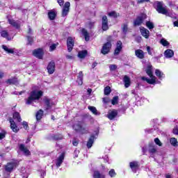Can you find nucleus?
Returning a JSON list of instances; mask_svg holds the SVG:
<instances>
[{"mask_svg": "<svg viewBox=\"0 0 178 178\" xmlns=\"http://www.w3.org/2000/svg\"><path fill=\"white\" fill-rule=\"evenodd\" d=\"M42 97V91L41 90H32L29 97L26 99V104L27 105H31L34 101L40 99Z\"/></svg>", "mask_w": 178, "mask_h": 178, "instance_id": "f257e3e1", "label": "nucleus"}, {"mask_svg": "<svg viewBox=\"0 0 178 178\" xmlns=\"http://www.w3.org/2000/svg\"><path fill=\"white\" fill-rule=\"evenodd\" d=\"M146 73L150 79L143 76L142 77V80L147 81L148 84H155L156 83V77L152 74V65L151 64L147 65Z\"/></svg>", "mask_w": 178, "mask_h": 178, "instance_id": "f03ea898", "label": "nucleus"}, {"mask_svg": "<svg viewBox=\"0 0 178 178\" xmlns=\"http://www.w3.org/2000/svg\"><path fill=\"white\" fill-rule=\"evenodd\" d=\"M154 6L158 13H161V15H165V16H168L169 17H172V14L168 12V9L166 7H163V4L161 1H156L154 3Z\"/></svg>", "mask_w": 178, "mask_h": 178, "instance_id": "7ed1b4c3", "label": "nucleus"}, {"mask_svg": "<svg viewBox=\"0 0 178 178\" xmlns=\"http://www.w3.org/2000/svg\"><path fill=\"white\" fill-rule=\"evenodd\" d=\"M73 129L75 131L84 134L88 132V125L84 124V122H77L73 125Z\"/></svg>", "mask_w": 178, "mask_h": 178, "instance_id": "20e7f679", "label": "nucleus"}, {"mask_svg": "<svg viewBox=\"0 0 178 178\" xmlns=\"http://www.w3.org/2000/svg\"><path fill=\"white\" fill-rule=\"evenodd\" d=\"M17 166V161H14L10 163H8L5 165V170L6 172H8L10 173Z\"/></svg>", "mask_w": 178, "mask_h": 178, "instance_id": "39448f33", "label": "nucleus"}, {"mask_svg": "<svg viewBox=\"0 0 178 178\" xmlns=\"http://www.w3.org/2000/svg\"><path fill=\"white\" fill-rule=\"evenodd\" d=\"M147 19V15L141 14L134 22V26H141V24Z\"/></svg>", "mask_w": 178, "mask_h": 178, "instance_id": "423d86ee", "label": "nucleus"}, {"mask_svg": "<svg viewBox=\"0 0 178 178\" xmlns=\"http://www.w3.org/2000/svg\"><path fill=\"white\" fill-rule=\"evenodd\" d=\"M111 48H112V44L110 42H107L102 47L101 50L102 54H103V55H106V54L111 51Z\"/></svg>", "mask_w": 178, "mask_h": 178, "instance_id": "0eeeda50", "label": "nucleus"}, {"mask_svg": "<svg viewBox=\"0 0 178 178\" xmlns=\"http://www.w3.org/2000/svg\"><path fill=\"white\" fill-rule=\"evenodd\" d=\"M70 8V2L67 1L65 2L64 7L63 8V11H62V17H66V16H67V15L69 14V10Z\"/></svg>", "mask_w": 178, "mask_h": 178, "instance_id": "6e6552de", "label": "nucleus"}, {"mask_svg": "<svg viewBox=\"0 0 178 178\" xmlns=\"http://www.w3.org/2000/svg\"><path fill=\"white\" fill-rule=\"evenodd\" d=\"M33 54L35 58H38V59H42V56H44V50L42 49H35Z\"/></svg>", "mask_w": 178, "mask_h": 178, "instance_id": "1a4fd4ad", "label": "nucleus"}, {"mask_svg": "<svg viewBox=\"0 0 178 178\" xmlns=\"http://www.w3.org/2000/svg\"><path fill=\"white\" fill-rule=\"evenodd\" d=\"M67 47L69 52H72V50L73 49V47H74V40H73V38H68L67 40Z\"/></svg>", "mask_w": 178, "mask_h": 178, "instance_id": "9d476101", "label": "nucleus"}, {"mask_svg": "<svg viewBox=\"0 0 178 178\" xmlns=\"http://www.w3.org/2000/svg\"><path fill=\"white\" fill-rule=\"evenodd\" d=\"M64 159H65V154L63 153L57 158V159H56V161H55L56 166H57L58 168H60L62 163H63Z\"/></svg>", "mask_w": 178, "mask_h": 178, "instance_id": "9b49d317", "label": "nucleus"}, {"mask_svg": "<svg viewBox=\"0 0 178 178\" xmlns=\"http://www.w3.org/2000/svg\"><path fill=\"white\" fill-rule=\"evenodd\" d=\"M47 70L49 74H54L55 72V62L51 61L47 65Z\"/></svg>", "mask_w": 178, "mask_h": 178, "instance_id": "f8f14e48", "label": "nucleus"}, {"mask_svg": "<svg viewBox=\"0 0 178 178\" xmlns=\"http://www.w3.org/2000/svg\"><path fill=\"white\" fill-rule=\"evenodd\" d=\"M9 120L10 123V129L14 133H17V131H19V127L16 125V122H15L13 118H10Z\"/></svg>", "mask_w": 178, "mask_h": 178, "instance_id": "ddd939ff", "label": "nucleus"}, {"mask_svg": "<svg viewBox=\"0 0 178 178\" xmlns=\"http://www.w3.org/2000/svg\"><path fill=\"white\" fill-rule=\"evenodd\" d=\"M109 29V26H108V17L106 16H104L102 17V30L104 31H106Z\"/></svg>", "mask_w": 178, "mask_h": 178, "instance_id": "4468645a", "label": "nucleus"}, {"mask_svg": "<svg viewBox=\"0 0 178 178\" xmlns=\"http://www.w3.org/2000/svg\"><path fill=\"white\" fill-rule=\"evenodd\" d=\"M140 31L143 37H145V38H149V31H148V29L141 26L140 28Z\"/></svg>", "mask_w": 178, "mask_h": 178, "instance_id": "2eb2a0df", "label": "nucleus"}, {"mask_svg": "<svg viewBox=\"0 0 178 178\" xmlns=\"http://www.w3.org/2000/svg\"><path fill=\"white\" fill-rule=\"evenodd\" d=\"M44 111H51V108H52V104L51 103V99L46 98L44 99Z\"/></svg>", "mask_w": 178, "mask_h": 178, "instance_id": "dca6fc26", "label": "nucleus"}, {"mask_svg": "<svg viewBox=\"0 0 178 178\" xmlns=\"http://www.w3.org/2000/svg\"><path fill=\"white\" fill-rule=\"evenodd\" d=\"M174 56H175V52L173 51V50H172L170 49H168L164 52V56H165V58H167V59L173 58Z\"/></svg>", "mask_w": 178, "mask_h": 178, "instance_id": "f3484780", "label": "nucleus"}, {"mask_svg": "<svg viewBox=\"0 0 178 178\" xmlns=\"http://www.w3.org/2000/svg\"><path fill=\"white\" fill-rule=\"evenodd\" d=\"M116 116H118V111L112 110L108 111L107 118H108L110 120H113Z\"/></svg>", "mask_w": 178, "mask_h": 178, "instance_id": "a211bd4d", "label": "nucleus"}, {"mask_svg": "<svg viewBox=\"0 0 178 178\" xmlns=\"http://www.w3.org/2000/svg\"><path fill=\"white\" fill-rule=\"evenodd\" d=\"M19 150H21V152H23V154H24V155L26 156L30 155V151L27 149V147H26V146H24V144H20L19 145Z\"/></svg>", "mask_w": 178, "mask_h": 178, "instance_id": "6ab92c4d", "label": "nucleus"}, {"mask_svg": "<svg viewBox=\"0 0 178 178\" xmlns=\"http://www.w3.org/2000/svg\"><path fill=\"white\" fill-rule=\"evenodd\" d=\"M122 41L118 40L117 42V47L115 49L114 55H119V54H120V51H122Z\"/></svg>", "mask_w": 178, "mask_h": 178, "instance_id": "aec40b11", "label": "nucleus"}, {"mask_svg": "<svg viewBox=\"0 0 178 178\" xmlns=\"http://www.w3.org/2000/svg\"><path fill=\"white\" fill-rule=\"evenodd\" d=\"M122 41L118 40L117 42V47L115 49L114 55H119V54H120V51H122Z\"/></svg>", "mask_w": 178, "mask_h": 178, "instance_id": "412c9836", "label": "nucleus"}, {"mask_svg": "<svg viewBox=\"0 0 178 178\" xmlns=\"http://www.w3.org/2000/svg\"><path fill=\"white\" fill-rule=\"evenodd\" d=\"M122 41L118 40L117 42V47L115 49L114 55H119V54H120V51H122Z\"/></svg>", "mask_w": 178, "mask_h": 178, "instance_id": "4be33fe9", "label": "nucleus"}, {"mask_svg": "<svg viewBox=\"0 0 178 178\" xmlns=\"http://www.w3.org/2000/svg\"><path fill=\"white\" fill-rule=\"evenodd\" d=\"M8 23L15 29L20 28V22L19 21H15V19H8Z\"/></svg>", "mask_w": 178, "mask_h": 178, "instance_id": "5701e85b", "label": "nucleus"}, {"mask_svg": "<svg viewBox=\"0 0 178 178\" xmlns=\"http://www.w3.org/2000/svg\"><path fill=\"white\" fill-rule=\"evenodd\" d=\"M129 166L132 171L134 172V173H136V172H137V169H138V162L132 161L129 163Z\"/></svg>", "mask_w": 178, "mask_h": 178, "instance_id": "b1692460", "label": "nucleus"}, {"mask_svg": "<svg viewBox=\"0 0 178 178\" xmlns=\"http://www.w3.org/2000/svg\"><path fill=\"white\" fill-rule=\"evenodd\" d=\"M135 55L138 58V59H144L145 54L144 51L141 49H137L135 51Z\"/></svg>", "mask_w": 178, "mask_h": 178, "instance_id": "393cba45", "label": "nucleus"}, {"mask_svg": "<svg viewBox=\"0 0 178 178\" xmlns=\"http://www.w3.org/2000/svg\"><path fill=\"white\" fill-rule=\"evenodd\" d=\"M94 140H95V136L91 135L86 145L88 149L92 147V144H94Z\"/></svg>", "mask_w": 178, "mask_h": 178, "instance_id": "a878e982", "label": "nucleus"}, {"mask_svg": "<svg viewBox=\"0 0 178 178\" xmlns=\"http://www.w3.org/2000/svg\"><path fill=\"white\" fill-rule=\"evenodd\" d=\"M6 84H19V81H17V78L14 77V78H10L9 79H8L7 81H6Z\"/></svg>", "mask_w": 178, "mask_h": 178, "instance_id": "bb28decb", "label": "nucleus"}, {"mask_svg": "<svg viewBox=\"0 0 178 178\" xmlns=\"http://www.w3.org/2000/svg\"><path fill=\"white\" fill-rule=\"evenodd\" d=\"M123 81L124 83L125 88H129V87H130V77H129L127 75H125L123 78Z\"/></svg>", "mask_w": 178, "mask_h": 178, "instance_id": "cd10ccee", "label": "nucleus"}, {"mask_svg": "<svg viewBox=\"0 0 178 178\" xmlns=\"http://www.w3.org/2000/svg\"><path fill=\"white\" fill-rule=\"evenodd\" d=\"M148 151L149 154H155L156 152V146L154 143H150L149 145Z\"/></svg>", "mask_w": 178, "mask_h": 178, "instance_id": "c85d7f7f", "label": "nucleus"}, {"mask_svg": "<svg viewBox=\"0 0 178 178\" xmlns=\"http://www.w3.org/2000/svg\"><path fill=\"white\" fill-rule=\"evenodd\" d=\"M155 74L159 79V80H162V79H165V74H163V72H162V71L159 70H155Z\"/></svg>", "mask_w": 178, "mask_h": 178, "instance_id": "c756f323", "label": "nucleus"}, {"mask_svg": "<svg viewBox=\"0 0 178 178\" xmlns=\"http://www.w3.org/2000/svg\"><path fill=\"white\" fill-rule=\"evenodd\" d=\"M81 33L85 37V41H90V34L87 31V30L83 29L81 30Z\"/></svg>", "mask_w": 178, "mask_h": 178, "instance_id": "7c9ffc66", "label": "nucleus"}, {"mask_svg": "<svg viewBox=\"0 0 178 178\" xmlns=\"http://www.w3.org/2000/svg\"><path fill=\"white\" fill-rule=\"evenodd\" d=\"M93 178H105V175L104 174H101L99 171L95 170L93 173Z\"/></svg>", "mask_w": 178, "mask_h": 178, "instance_id": "2f4dec72", "label": "nucleus"}, {"mask_svg": "<svg viewBox=\"0 0 178 178\" xmlns=\"http://www.w3.org/2000/svg\"><path fill=\"white\" fill-rule=\"evenodd\" d=\"M76 83H78L79 86H81L83 84V72H80L79 73Z\"/></svg>", "mask_w": 178, "mask_h": 178, "instance_id": "473e14b6", "label": "nucleus"}, {"mask_svg": "<svg viewBox=\"0 0 178 178\" xmlns=\"http://www.w3.org/2000/svg\"><path fill=\"white\" fill-rule=\"evenodd\" d=\"M48 17L50 20H55V17H56V13L54 10H51L48 13Z\"/></svg>", "mask_w": 178, "mask_h": 178, "instance_id": "72a5a7b5", "label": "nucleus"}, {"mask_svg": "<svg viewBox=\"0 0 178 178\" xmlns=\"http://www.w3.org/2000/svg\"><path fill=\"white\" fill-rule=\"evenodd\" d=\"M42 115H44V111L41 109L36 113V120H38V122L41 120L42 118Z\"/></svg>", "mask_w": 178, "mask_h": 178, "instance_id": "f704fd0d", "label": "nucleus"}, {"mask_svg": "<svg viewBox=\"0 0 178 178\" xmlns=\"http://www.w3.org/2000/svg\"><path fill=\"white\" fill-rule=\"evenodd\" d=\"M2 48L6 52H7V54H14L15 52L14 49H9V47H8L6 45H2Z\"/></svg>", "mask_w": 178, "mask_h": 178, "instance_id": "c9c22d12", "label": "nucleus"}, {"mask_svg": "<svg viewBox=\"0 0 178 178\" xmlns=\"http://www.w3.org/2000/svg\"><path fill=\"white\" fill-rule=\"evenodd\" d=\"M13 120L17 122H22V118L20 117V114L18 112H15L13 113Z\"/></svg>", "mask_w": 178, "mask_h": 178, "instance_id": "e433bc0d", "label": "nucleus"}, {"mask_svg": "<svg viewBox=\"0 0 178 178\" xmlns=\"http://www.w3.org/2000/svg\"><path fill=\"white\" fill-rule=\"evenodd\" d=\"M88 108L89 111H91V112H92V113H93V115H99V113L97 110V108H95L94 106H89Z\"/></svg>", "mask_w": 178, "mask_h": 178, "instance_id": "4c0bfd02", "label": "nucleus"}, {"mask_svg": "<svg viewBox=\"0 0 178 178\" xmlns=\"http://www.w3.org/2000/svg\"><path fill=\"white\" fill-rule=\"evenodd\" d=\"M87 54H88L87 50H82L79 52L78 56L81 59H83L84 58L85 56H87Z\"/></svg>", "mask_w": 178, "mask_h": 178, "instance_id": "58836bf2", "label": "nucleus"}, {"mask_svg": "<svg viewBox=\"0 0 178 178\" xmlns=\"http://www.w3.org/2000/svg\"><path fill=\"white\" fill-rule=\"evenodd\" d=\"M1 37H3V38H6V40H12V38L9 37V33L6 31H2L1 32Z\"/></svg>", "mask_w": 178, "mask_h": 178, "instance_id": "ea45409f", "label": "nucleus"}, {"mask_svg": "<svg viewBox=\"0 0 178 178\" xmlns=\"http://www.w3.org/2000/svg\"><path fill=\"white\" fill-rule=\"evenodd\" d=\"M170 143L171 145H173V147H177L178 145L177 139H176L175 138H171L170 139Z\"/></svg>", "mask_w": 178, "mask_h": 178, "instance_id": "a19ab883", "label": "nucleus"}, {"mask_svg": "<svg viewBox=\"0 0 178 178\" xmlns=\"http://www.w3.org/2000/svg\"><path fill=\"white\" fill-rule=\"evenodd\" d=\"M146 26L147 27V29H149V30H152V29L155 27V26L154 25V23L152 22L151 21L146 22Z\"/></svg>", "mask_w": 178, "mask_h": 178, "instance_id": "79ce46f5", "label": "nucleus"}, {"mask_svg": "<svg viewBox=\"0 0 178 178\" xmlns=\"http://www.w3.org/2000/svg\"><path fill=\"white\" fill-rule=\"evenodd\" d=\"M119 102V96H115L111 100L112 105H116Z\"/></svg>", "mask_w": 178, "mask_h": 178, "instance_id": "37998d69", "label": "nucleus"}, {"mask_svg": "<svg viewBox=\"0 0 178 178\" xmlns=\"http://www.w3.org/2000/svg\"><path fill=\"white\" fill-rule=\"evenodd\" d=\"M161 44H163V47H168V45H169V42H168V40H165V38H162L160 40Z\"/></svg>", "mask_w": 178, "mask_h": 178, "instance_id": "c03bdc74", "label": "nucleus"}, {"mask_svg": "<svg viewBox=\"0 0 178 178\" xmlns=\"http://www.w3.org/2000/svg\"><path fill=\"white\" fill-rule=\"evenodd\" d=\"M128 30H129V26L127 25V24H124L122 25V31L124 34H126Z\"/></svg>", "mask_w": 178, "mask_h": 178, "instance_id": "a18cd8bd", "label": "nucleus"}, {"mask_svg": "<svg viewBox=\"0 0 178 178\" xmlns=\"http://www.w3.org/2000/svg\"><path fill=\"white\" fill-rule=\"evenodd\" d=\"M111 94V87L106 86L104 88V95H109Z\"/></svg>", "mask_w": 178, "mask_h": 178, "instance_id": "49530a36", "label": "nucleus"}, {"mask_svg": "<svg viewBox=\"0 0 178 178\" xmlns=\"http://www.w3.org/2000/svg\"><path fill=\"white\" fill-rule=\"evenodd\" d=\"M108 175H109L110 177H115L116 176V172H115L114 169H111L108 172Z\"/></svg>", "mask_w": 178, "mask_h": 178, "instance_id": "de8ad7c7", "label": "nucleus"}, {"mask_svg": "<svg viewBox=\"0 0 178 178\" xmlns=\"http://www.w3.org/2000/svg\"><path fill=\"white\" fill-rule=\"evenodd\" d=\"M154 143L156 144V145H159V147H162V142L159 140V138H154Z\"/></svg>", "mask_w": 178, "mask_h": 178, "instance_id": "09e8293b", "label": "nucleus"}, {"mask_svg": "<svg viewBox=\"0 0 178 178\" xmlns=\"http://www.w3.org/2000/svg\"><path fill=\"white\" fill-rule=\"evenodd\" d=\"M56 47H58V44H53L49 47V51L52 52V51H55L56 49Z\"/></svg>", "mask_w": 178, "mask_h": 178, "instance_id": "8fccbe9b", "label": "nucleus"}, {"mask_svg": "<svg viewBox=\"0 0 178 178\" xmlns=\"http://www.w3.org/2000/svg\"><path fill=\"white\" fill-rule=\"evenodd\" d=\"M28 45H31V44H33V38L31 36H28Z\"/></svg>", "mask_w": 178, "mask_h": 178, "instance_id": "3c124183", "label": "nucleus"}, {"mask_svg": "<svg viewBox=\"0 0 178 178\" xmlns=\"http://www.w3.org/2000/svg\"><path fill=\"white\" fill-rule=\"evenodd\" d=\"M108 15L111 16L112 17H118V14L115 11H112L111 13H109Z\"/></svg>", "mask_w": 178, "mask_h": 178, "instance_id": "603ef678", "label": "nucleus"}, {"mask_svg": "<svg viewBox=\"0 0 178 178\" xmlns=\"http://www.w3.org/2000/svg\"><path fill=\"white\" fill-rule=\"evenodd\" d=\"M22 126L25 130H27V129H29V124L26 121H24L22 122Z\"/></svg>", "mask_w": 178, "mask_h": 178, "instance_id": "864d4df0", "label": "nucleus"}, {"mask_svg": "<svg viewBox=\"0 0 178 178\" xmlns=\"http://www.w3.org/2000/svg\"><path fill=\"white\" fill-rule=\"evenodd\" d=\"M95 24V22H89L88 23V27L89 28V29H92V27H94V24Z\"/></svg>", "mask_w": 178, "mask_h": 178, "instance_id": "5fc2aeb1", "label": "nucleus"}, {"mask_svg": "<svg viewBox=\"0 0 178 178\" xmlns=\"http://www.w3.org/2000/svg\"><path fill=\"white\" fill-rule=\"evenodd\" d=\"M5 136H6V132L3 131L2 133L0 134V140L5 138Z\"/></svg>", "mask_w": 178, "mask_h": 178, "instance_id": "6e6d98bb", "label": "nucleus"}, {"mask_svg": "<svg viewBox=\"0 0 178 178\" xmlns=\"http://www.w3.org/2000/svg\"><path fill=\"white\" fill-rule=\"evenodd\" d=\"M118 66L116 65H109V69L110 70H116Z\"/></svg>", "mask_w": 178, "mask_h": 178, "instance_id": "4d7b16f0", "label": "nucleus"}, {"mask_svg": "<svg viewBox=\"0 0 178 178\" xmlns=\"http://www.w3.org/2000/svg\"><path fill=\"white\" fill-rule=\"evenodd\" d=\"M72 144L74 147H77V145H79V140H77L76 139H74L72 141Z\"/></svg>", "mask_w": 178, "mask_h": 178, "instance_id": "13d9d810", "label": "nucleus"}, {"mask_svg": "<svg viewBox=\"0 0 178 178\" xmlns=\"http://www.w3.org/2000/svg\"><path fill=\"white\" fill-rule=\"evenodd\" d=\"M147 51L148 52L149 55H152V49H151V47L149 46L147 47Z\"/></svg>", "mask_w": 178, "mask_h": 178, "instance_id": "bf43d9fd", "label": "nucleus"}, {"mask_svg": "<svg viewBox=\"0 0 178 178\" xmlns=\"http://www.w3.org/2000/svg\"><path fill=\"white\" fill-rule=\"evenodd\" d=\"M57 2L60 6H63L65 3V0H57Z\"/></svg>", "mask_w": 178, "mask_h": 178, "instance_id": "052dcab7", "label": "nucleus"}, {"mask_svg": "<svg viewBox=\"0 0 178 178\" xmlns=\"http://www.w3.org/2000/svg\"><path fill=\"white\" fill-rule=\"evenodd\" d=\"M54 140H62L63 136H60V137H59V135H56V136H54Z\"/></svg>", "mask_w": 178, "mask_h": 178, "instance_id": "680f3d73", "label": "nucleus"}, {"mask_svg": "<svg viewBox=\"0 0 178 178\" xmlns=\"http://www.w3.org/2000/svg\"><path fill=\"white\" fill-rule=\"evenodd\" d=\"M103 102L104 104H108V102H109V98L108 97H104L103 98Z\"/></svg>", "mask_w": 178, "mask_h": 178, "instance_id": "e2e57ef3", "label": "nucleus"}, {"mask_svg": "<svg viewBox=\"0 0 178 178\" xmlns=\"http://www.w3.org/2000/svg\"><path fill=\"white\" fill-rule=\"evenodd\" d=\"M173 134L177 135L178 134V127H175L173 129Z\"/></svg>", "mask_w": 178, "mask_h": 178, "instance_id": "0e129e2a", "label": "nucleus"}, {"mask_svg": "<svg viewBox=\"0 0 178 178\" xmlns=\"http://www.w3.org/2000/svg\"><path fill=\"white\" fill-rule=\"evenodd\" d=\"M66 58H67V59H73V56L67 55Z\"/></svg>", "mask_w": 178, "mask_h": 178, "instance_id": "69168bd1", "label": "nucleus"}, {"mask_svg": "<svg viewBox=\"0 0 178 178\" xmlns=\"http://www.w3.org/2000/svg\"><path fill=\"white\" fill-rule=\"evenodd\" d=\"M46 172L44 171H42V173H41V178H44V176H45Z\"/></svg>", "mask_w": 178, "mask_h": 178, "instance_id": "338daca9", "label": "nucleus"}, {"mask_svg": "<svg viewBox=\"0 0 178 178\" xmlns=\"http://www.w3.org/2000/svg\"><path fill=\"white\" fill-rule=\"evenodd\" d=\"M174 26H175V27H178V21H175L174 22Z\"/></svg>", "mask_w": 178, "mask_h": 178, "instance_id": "774afa93", "label": "nucleus"}]
</instances>
